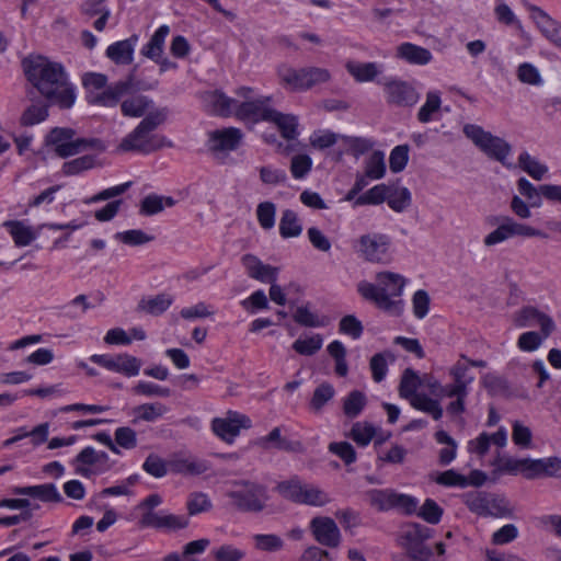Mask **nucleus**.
Returning a JSON list of instances; mask_svg holds the SVG:
<instances>
[{
  "instance_id": "56",
  "label": "nucleus",
  "mask_w": 561,
  "mask_h": 561,
  "mask_svg": "<svg viewBox=\"0 0 561 561\" xmlns=\"http://www.w3.org/2000/svg\"><path fill=\"white\" fill-rule=\"evenodd\" d=\"M393 495L394 490L392 489H375L367 493V499L369 504L378 511H390L392 510Z\"/></svg>"
},
{
  "instance_id": "18",
  "label": "nucleus",
  "mask_w": 561,
  "mask_h": 561,
  "mask_svg": "<svg viewBox=\"0 0 561 561\" xmlns=\"http://www.w3.org/2000/svg\"><path fill=\"white\" fill-rule=\"evenodd\" d=\"M513 237L545 238L546 234L537 228H534L526 224L518 222L511 217H505L499 222L497 227L493 230V244L503 242Z\"/></svg>"
},
{
  "instance_id": "7",
  "label": "nucleus",
  "mask_w": 561,
  "mask_h": 561,
  "mask_svg": "<svg viewBox=\"0 0 561 561\" xmlns=\"http://www.w3.org/2000/svg\"><path fill=\"white\" fill-rule=\"evenodd\" d=\"M87 101L101 106H114L127 92L128 83L119 81L107 85V77L100 72H85L81 77Z\"/></svg>"
},
{
  "instance_id": "39",
  "label": "nucleus",
  "mask_w": 561,
  "mask_h": 561,
  "mask_svg": "<svg viewBox=\"0 0 561 561\" xmlns=\"http://www.w3.org/2000/svg\"><path fill=\"white\" fill-rule=\"evenodd\" d=\"M293 318L296 323L306 328H322L329 323V318L312 310L309 305L299 306Z\"/></svg>"
},
{
  "instance_id": "61",
  "label": "nucleus",
  "mask_w": 561,
  "mask_h": 561,
  "mask_svg": "<svg viewBox=\"0 0 561 561\" xmlns=\"http://www.w3.org/2000/svg\"><path fill=\"white\" fill-rule=\"evenodd\" d=\"M388 360H394V356L390 352L378 353L371 357L370 369L373 379L376 382H380L385 379L388 371Z\"/></svg>"
},
{
  "instance_id": "13",
  "label": "nucleus",
  "mask_w": 561,
  "mask_h": 561,
  "mask_svg": "<svg viewBox=\"0 0 561 561\" xmlns=\"http://www.w3.org/2000/svg\"><path fill=\"white\" fill-rule=\"evenodd\" d=\"M75 463L76 472L84 478L104 473L111 468L108 455L93 447L83 448L77 455Z\"/></svg>"
},
{
  "instance_id": "23",
  "label": "nucleus",
  "mask_w": 561,
  "mask_h": 561,
  "mask_svg": "<svg viewBox=\"0 0 561 561\" xmlns=\"http://www.w3.org/2000/svg\"><path fill=\"white\" fill-rule=\"evenodd\" d=\"M243 139L239 128L228 127L214 130L209 134L208 145L214 152H227L236 150Z\"/></svg>"
},
{
  "instance_id": "1",
  "label": "nucleus",
  "mask_w": 561,
  "mask_h": 561,
  "mask_svg": "<svg viewBox=\"0 0 561 561\" xmlns=\"http://www.w3.org/2000/svg\"><path fill=\"white\" fill-rule=\"evenodd\" d=\"M27 80L50 104L70 108L77 100V88L65 67L43 56H31L23 61Z\"/></svg>"
},
{
  "instance_id": "30",
  "label": "nucleus",
  "mask_w": 561,
  "mask_h": 561,
  "mask_svg": "<svg viewBox=\"0 0 561 561\" xmlns=\"http://www.w3.org/2000/svg\"><path fill=\"white\" fill-rule=\"evenodd\" d=\"M539 459L523 458L515 459L510 458L503 465L499 467L510 473H522L527 479H535L540 477Z\"/></svg>"
},
{
  "instance_id": "3",
  "label": "nucleus",
  "mask_w": 561,
  "mask_h": 561,
  "mask_svg": "<svg viewBox=\"0 0 561 561\" xmlns=\"http://www.w3.org/2000/svg\"><path fill=\"white\" fill-rule=\"evenodd\" d=\"M408 284L409 279L400 273L380 271L375 275V283L360 280L357 284V291L385 312L399 316L403 311L402 296Z\"/></svg>"
},
{
  "instance_id": "27",
  "label": "nucleus",
  "mask_w": 561,
  "mask_h": 561,
  "mask_svg": "<svg viewBox=\"0 0 561 561\" xmlns=\"http://www.w3.org/2000/svg\"><path fill=\"white\" fill-rule=\"evenodd\" d=\"M168 411L169 409L167 408V405L159 401H156L146 402L133 407L131 409H129L128 415L131 417L130 423L133 425H137L141 422H157L158 420L162 419Z\"/></svg>"
},
{
  "instance_id": "32",
  "label": "nucleus",
  "mask_w": 561,
  "mask_h": 561,
  "mask_svg": "<svg viewBox=\"0 0 561 561\" xmlns=\"http://www.w3.org/2000/svg\"><path fill=\"white\" fill-rule=\"evenodd\" d=\"M305 69H296L288 65H280L277 68V76L280 84L290 91H306Z\"/></svg>"
},
{
  "instance_id": "37",
  "label": "nucleus",
  "mask_w": 561,
  "mask_h": 561,
  "mask_svg": "<svg viewBox=\"0 0 561 561\" xmlns=\"http://www.w3.org/2000/svg\"><path fill=\"white\" fill-rule=\"evenodd\" d=\"M169 33L170 27L168 25L164 24L159 26V28L153 33L149 42L142 46L141 54L149 59L159 61L163 53L165 38L169 35Z\"/></svg>"
},
{
  "instance_id": "6",
  "label": "nucleus",
  "mask_w": 561,
  "mask_h": 561,
  "mask_svg": "<svg viewBox=\"0 0 561 561\" xmlns=\"http://www.w3.org/2000/svg\"><path fill=\"white\" fill-rule=\"evenodd\" d=\"M44 146L51 148L59 158H68L82 152H102L105 147L98 138L76 137L69 127L51 128L44 137Z\"/></svg>"
},
{
  "instance_id": "20",
  "label": "nucleus",
  "mask_w": 561,
  "mask_h": 561,
  "mask_svg": "<svg viewBox=\"0 0 561 561\" xmlns=\"http://www.w3.org/2000/svg\"><path fill=\"white\" fill-rule=\"evenodd\" d=\"M266 122L272 124L280 134V137L290 142L298 139L300 135L299 118L291 113H283L275 108L267 112Z\"/></svg>"
},
{
  "instance_id": "49",
  "label": "nucleus",
  "mask_w": 561,
  "mask_h": 561,
  "mask_svg": "<svg viewBox=\"0 0 561 561\" xmlns=\"http://www.w3.org/2000/svg\"><path fill=\"white\" fill-rule=\"evenodd\" d=\"M152 101L146 96H134L125 100L122 105V113L125 116L140 117L151 107Z\"/></svg>"
},
{
  "instance_id": "4",
  "label": "nucleus",
  "mask_w": 561,
  "mask_h": 561,
  "mask_svg": "<svg viewBox=\"0 0 561 561\" xmlns=\"http://www.w3.org/2000/svg\"><path fill=\"white\" fill-rule=\"evenodd\" d=\"M437 390H440V382L433 376H419L411 368L403 371L399 386L400 397L408 400L415 410L432 415L434 420L443 416Z\"/></svg>"
},
{
  "instance_id": "62",
  "label": "nucleus",
  "mask_w": 561,
  "mask_h": 561,
  "mask_svg": "<svg viewBox=\"0 0 561 561\" xmlns=\"http://www.w3.org/2000/svg\"><path fill=\"white\" fill-rule=\"evenodd\" d=\"M443 508L432 499H426L415 513L419 517L428 524L436 525L443 516Z\"/></svg>"
},
{
  "instance_id": "17",
  "label": "nucleus",
  "mask_w": 561,
  "mask_h": 561,
  "mask_svg": "<svg viewBox=\"0 0 561 561\" xmlns=\"http://www.w3.org/2000/svg\"><path fill=\"white\" fill-rule=\"evenodd\" d=\"M386 100L389 104L402 107H411L420 100L415 88L402 80L391 79L383 83Z\"/></svg>"
},
{
  "instance_id": "2",
  "label": "nucleus",
  "mask_w": 561,
  "mask_h": 561,
  "mask_svg": "<svg viewBox=\"0 0 561 561\" xmlns=\"http://www.w3.org/2000/svg\"><path fill=\"white\" fill-rule=\"evenodd\" d=\"M512 323L517 329L538 327V331L520 333L516 346L520 352L534 353L557 331V322L548 306L525 305L512 314Z\"/></svg>"
},
{
  "instance_id": "5",
  "label": "nucleus",
  "mask_w": 561,
  "mask_h": 561,
  "mask_svg": "<svg viewBox=\"0 0 561 561\" xmlns=\"http://www.w3.org/2000/svg\"><path fill=\"white\" fill-rule=\"evenodd\" d=\"M167 114L163 110L148 113L141 122L127 134L118 144L119 153L141 152L150 153L164 147H172V141L161 134L153 133L164 123Z\"/></svg>"
},
{
  "instance_id": "58",
  "label": "nucleus",
  "mask_w": 561,
  "mask_h": 561,
  "mask_svg": "<svg viewBox=\"0 0 561 561\" xmlns=\"http://www.w3.org/2000/svg\"><path fill=\"white\" fill-rule=\"evenodd\" d=\"M377 428L367 422H357L352 426L350 437L359 446H367L375 437Z\"/></svg>"
},
{
  "instance_id": "28",
  "label": "nucleus",
  "mask_w": 561,
  "mask_h": 561,
  "mask_svg": "<svg viewBox=\"0 0 561 561\" xmlns=\"http://www.w3.org/2000/svg\"><path fill=\"white\" fill-rule=\"evenodd\" d=\"M138 37L136 35L115 42L111 44L105 51V55L116 65H129L134 59V50Z\"/></svg>"
},
{
  "instance_id": "9",
  "label": "nucleus",
  "mask_w": 561,
  "mask_h": 561,
  "mask_svg": "<svg viewBox=\"0 0 561 561\" xmlns=\"http://www.w3.org/2000/svg\"><path fill=\"white\" fill-rule=\"evenodd\" d=\"M355 252L359 259L371 264L389 265L393 261L391 238L380 232L362 234L356 241Z\"/></svg>"
},
{
  "instance_id": "12",
  "label": "nucleus",
  "mask_w": 561,
  "mask_h": 561,
  "mask_svg": "<svg viewBox=\"0 0 561 561\" xmlns=\"http://www.w3.org/2000/svg\"><path fill=\"white\" fill-rule=\"evenodd\" d=\"M90 360L106 370L122 374L126 377L137 376L141 368V360L127 353L117 355L94 354L90 356Z\"/></svg>"
},
{
  "instance_id": "43",
  "label": "nucleus",
  "mask_w": 561,
  "mask_h": 561,
  "mask_svg": "<svg viewBox=\"0 0 561 561\" xmlns=\"http://www.w3.org/2000/svg\"><path fill=\"white\" fill-rule=\"evenodd\" d=\"M390 185L387 184H377L360 194L354 202V206H365V205H380L383 202H387V197L389 194Z\"/></svg>"
},
{
  "instance_id": "45",
  "label": "nucleus",
  "mask_w": 561,
  "mask_h": 561,
  "mask_svg": "<svg viewBox=\"0 0 561 561\" xmlns=\"http://www.w3.org/2000/svg\"><path fill=\"white\" fill-rule=\"evenodd\" d=\"M343 135L336 134L330 129H317L309 136V144L318 150L328 149L337 142H342Z\"/></svg>"
},
{
  "instance_id": "55",
  "label": "nucleus",
  "mask_w": 561,
  "mask_h": 561,
  "mask_svg": "<svg viewBox=\"0 0 561 561\" xmlns=\"http://www.w3.org/2000/svg\"><path fill=\"white\" fill-rule=\"evenodd\" d=\"M48 116V106L42 103L30 105L21 115L22 126H33L44 122Z\"/></svg>"
},
{
  "instance_id": "41",
  "label": "nucleus",
  "mask_w": 561,
  "mask_h": 561,
  "mask_svg": "<svg viewBox=\"0 0 561 561\" xmlns=\"http://www.w3.org/2000/svg\"><path fill=\"white\" fill-rule=\"evenodd\" d=\"M341 144L344 146L347 153L354 156L355 158H359L374 148L375 140L369 137L343 135Z\"/></svg>"
},
{
  "instance_id": "35",
  "label": "nucleus",
  "mask_w": 561,
  "mask_h": 561,
  "mask_svg": "<svg viewBox=\"0 0 561 561\" xmlns=\"http://www.w3.org/2000/svg\"><path fill=\"white\" fill-rule=\"evenodd\" d=\"M442 93L438 90L427 91L425 101L417 112V119L423 124L435 121L442 108Z\"/></svg>"
},
{
  "instance_id": "22",
  "label": "nucleus",
  "mask_w": 561,
  "mask_h": 561,
  "mask_svg": "<svg viewBox=\"0 0 561 561\" xmlns=\"http://www.w3.org/2000/svg\"><path fill=\"white\" fill-rule=\"evenodd\" d=\"M18 248L31 245L38 237L43 228L32 226L26 220H7L2 224Z\"/></svg>"
},
{
  "instance_id": "59",
  "label": "nucleus",
  "mask_w": 561,
  "mask_h": 561,
  "mask_svg": "<svg viewBox=\"0 0 561 561\" xmlns=\"http://www.w3.org/2000/svg\"><path fill=\"white\" fill-rule=\"evenodd\" d=\"M419 504L420 501L415 496L394 490L392 510H397L404 515H414L417 512Z\"/></svg>"
},
{
  "instance_id": "36",
  "label": "nucleus",
  "mask_w": 561,
  "mask_h": 561,
  "mask_svg": "<svg viewBox=\"0 0 561 561\" xmlns=\"http://www.w3.org/2000/svg\"><path fill=\"white\" fill-rule=\"evenodd\" d=\"M175 205V201L170 196L149 194L142 198L139 205V214L142 216H154L162 213L165 208Z\"/></svg>"
},
{
  "instance_id": "31",
  "label": "nucleus",
  "mask_w": 561,
  "mask_h": 561,
  "mask_svg": "<svg viewBox=\"0 0 561 561\" xmlns=\"http://www.w3.org/2000/svg\"><path fill=\"white\" fill-rule=\"evenodd\" d=\"M397 57L411 65L424 66L432 61V53L412 43H403L397 47Z\"/></svg>"
},
{
  "instance_id": "48",
  "label": "nucleus",
  "mask_w": 561,
  "mask_h": 561,
  "mask_svg": "<svg viewBox=\"0 0 561 561\" xmlns=\"http://www.w3.org/2000/svg\"><path fill=\"white\" fill-rule=\"evenodd\" d=\"M302 231L301 224L295 211L286 209L279 221V233L283 238H295L300 236Z\"/></svg>"
},
{
  "instance_id": "53",
  "label": "nucleus",
  "mask_w": 561,
  "mask_h": 561,
  "mask_svg": "<svg viewBox=\"0 0 561 561\" xmlns=\"http://www.w3.org/2000/svg\"><path fill=\"white\" fill-rule=\"evenodd\" d=\"M366 403V396L358 390H354L344 398L343 412L347 417L354 419L360 414Z\"/></svg>"
},
{
  "instance_id": "24",
  "label": "nucleus",
  "mask_w": 561,
  "mask_h": 561,
  "mask_svg": "<svg viewBox=\"0 0 561 561\" xmlns=\"http://www.w3.org/2000/svg\"><path fill=\"white\" fill-rule=\"evenodd\" d=\"M486 481V474L480 470H472L468 476L461 474L453 469L440 472L436 476L435 482L445 486H480Z\"/></svg>"
},
{
  "instance_id": "64",
  "label": "nucleus",
  "mask_w": 561,
  "mask_h": 561,
  "mask_svg": "<svg viewBox=\"0 0 561 561\" xmlns=\"http://www.w3.org/2000/svg\"><path fill=\"white\" fill-rule=\"evenodd\" d=\"M211 556L216 561H242L245 551L233 545L225 543L211 551Z\"/></svg>"
},
{
  "instance_id": "11",
  "label": "nucleus",
  "mask_w": 561,
  "mask_h": 561,
  "mask_svg": "<svg viewBox=\"0 0 561 561\" xmlns=\"http://www.w3.org/2000/svg\"><path fill=\"white\" fill-rule=\"evenodd\" d=\"M252 427L251 419L234 410H228L210 422L213 434L227 445H233L242 431Z\"/></svg>"
},
{
  "instance_id": "52",
  "label": "nucleus",
  "mask_w": 561,
  "mask_h": 561,
  "mask_svg": "<svg viewBox=\"0 0 561 561\" xmlns=\"http://www.w3.org/2000/svg\"><path fill=\"white\" fill-rule=\"evenodd\" d=\"M312 158L307 153L294 154L290 159L289 171L295 180H304L311 172Z\"/></svg>"
},
{
  "instance_id": "44",
  "label": "nucleus",
  "mask_w": 561,
  "mask_h": 561,
  "mask_svg": "<svg viewBox=\"0 0 561 561\" xmlns=\"http://www.w3.org/2000/svg\"><path fill=\"white\" fill-rule=\"evenodd\" d=\"M412 202L411 192L403 186H391L387 197L388 206L396 213L404 211Z\"/></svg>"
},
{
  "instance_id": "63",
  "label": "nucleus",
  "mask_w": 561,
  "mask_h": 561,
  "mask_svg": "<svg viewBox=\"0 0 561 561\" xmlns=\"http://www.w3.org/2000/svg\"><path fill=\"white\" fill-rule=\"evenodd\" d=\"M496 20L507 27H511L519 33L524 32L523 25L514 11L505 3H499L495 7Z\"/></svg>"
},
{
  "instance_id": "60",
  "label": "nucleus",
  "mask_w": 561,
  "mask_h": 561,
  "mask_svg": "<svg viewBox=\"0 0 561 561\" xmlns=\"http://www.w3.org/2000/svg\"><path fill=\"white\" fill-rule=\"evenodd\" d=\"M335 394V390L332 385L323 382L319 385L312 394L310 400V409L314 412H320L322 408L330 401Z\"/></svg>"
},
{
  "instance_id": "47",
  "label": "nucleus",
  "mask_w": 561,
  "mask_h": 561,
  "mask_svg": "<svg viewBox=\"0 0 561 561\" xmlns=\"http://www.w3.org/2000/svg\"><path fill=\"white\" fill-rule=\"evenodd\" d=\"M463 134L486 156H491V135L476 124H466Z\"/></svg>"
},
{
  "instance_id": "46",
  "label": "nucleus",
  "mask_w": 561,
  "mask_h": 561,
  "mask_svg": "<svg viewBox=\"0 0 561 561\" xmlns=\"http://www.w3.org/2000/svg\"><path fill=\"white\" fill-rule=\"evenodd\" d=\"M385 153L380 150L373 151L364 162V172L370 180H380L386 174Z\"/></svg>"
},
{
  "instance_id": "34",
  "label": "nucleus",
  "mask_w": 561,
  "mask_h": 561,
  "mask_svg": "<svg viewBox=\"0 0 561 561\" xmlns=\"http://www.w3.org/2000/svg\"><path fill=\"white\" fill-rule=\"evenodd\" d=\"M517 161L518 168L527 173L531 179L541 181L547 178L549 172L548 165L541 162L538 158L531 156L528 151H522Z\"/></svg>"
},
{
  "instance_id": "15",
  "label": "nucleus",
  "mask_w": 561,
  "mask_h": 561,
  "mask_svg": "<svg viewBox=\"0 0 561 561\" xmlns=\"http://www.w3.org/2000/svg\"><path fill=\"white\" fill-rule=\"evenodd\" d=\"M188 518L184 515H176L167 511L145 512L139 520L141 528H156L163 531H176L187 527Z\"/></svg>"
},
{
  "instance_id": "50",
  "label": "nucleus",
  "mask_w": 561,
  "mask_h": 561,
  "mask_svg": "<svg viewBox=\"0 0 561 561\" xmlns=\"http://www.w3.org/2000/svg\"><path fill=\"white\" fill-rule=\"evenodd\" d=\"M323 345V339L320 334H311L297 339L293 343V350L304 356H312L321 350Z\"/></svg>"
},
{
  "instance_id": "38",
  "label": "nucleus",
  "mask_w": 561,
  "mask_h": 561,
  "mask_svg": "<svg viewBox=\"0 0 561 561\" xmlns=\"http://www.w3.org/2000/svg\"><path fill=\"white\" fill-rule=\"evenodd\" d=\"M16 495H27L45 502L59 501L60 494L54 484L16 486L12 490Z\"/></svg>"
},
{
  "instance_id": "16",
  "label": "nucleus",
  "mask_w": 561,
  "mask_h": 561,
  "mask_svg": "<svg viewBox=\"0 0 561 561\" xmlns=\"http://www.w3.org/2000/svg\"><path fill=\"white\" fill-rule=\"evenodd\" d=\"M310 531L317 542L330 548H337L342 541L341 530L335 520L329 516H316L309 523Z\"/></svg>"
},
{
  "instance_id": "10",
  "label": "nucleus",
  "mask_w": 561,
  "mask_h": 561,
  "mask_svg": "<svg viewBox=\"0 0 561 561\" xmlns=\"http://www.w3.org/2000/svg\"><path fill=\"white\" fill-rule=\"evenodd\" d=\"M234 116L243 121L266 122L267 112H272L271 96H256L252 88L240 87L236 91Z\"/></svg>"
},
{
  "instance_id": "29",
  "label": "nucleus",
  "mask_w": 561,
  "mask_h": 561,
  "mask_svg": "<svg viewBox=\"0 0 561 561\" xmlns=\"http://www.w3.org/2000/svg\"><path fill=\"white\" fill-rule=\"evenodd\" d=\"M428 537V528L416 523H408L401 527L398 540L402 547L411 551L416 549Z\"/></svg>"
},
{
  "instance_id": "8",
  "label": "nucleus",
  "mask_w": 561,
  "mask_h": 561,
  "mask_svg": "<svg viewBox=\"0 0 561 561\" xmlns=\"http://www.w3.org/2000/svg\"><path fill=\"white\" fill-rule=\"evenodd\" d=\"M226 496L236 507L245 512H261L268 501L266 488L250 480L232 482L226 491Z\"/></svg>"
},
{
  "instance_id": "54",
  "label": "nucleus",
  "mask_w": 561,
  "mask_h": 561,
  "mask_svg": "<svg viewBox=\"0 0 561 561\" xmlns=\"http://www.w3.org/2000/svg\"><path fill=\"white\" fill-rule=\"evenodd\" d=\"M94 165V157L92 154H85L65 162L61 167V172L64 175L73 176L92 169Z\"/></svg>"
},
{
  "instance_id": "14",
  "label": "nucleus",
  "mask_w": 561,
  "mask_h": 561,
  "mask_svg": "<svg viewBox=\"0 0 561 561\" xmlns=\"http://www.w3.org/2000/svg\"><path fill=\"white\" fill-rule=\"evenodd\" d=\"M517 190L534 208H540L542 206V198L561 203V185L558 184H543L536 187L526 178H520L517 182Z\"/></svg>"
},
{
  "instance_id": "26",
  "label": "nucleus",
  "mask_w": 561,
  "mask_h": 561,
  "mask_svg": "<svg viewBox=\"0 0 561 561\" xmlns=\"http://www.w3.org/2000/svg\"><path fill=\"white\" fill-rule=\"evenodd\" d=\"M204 106L213 114L220 116L234 115L236 101L220 91H207L202 94Z\"/></svg>"
},
{
  "instance_id": "51",
  "label": "nucleus",
  "mask_w": 561,
  "mask_h": 561,
  "mask_svg": "<svg viewBox=\"0 0 561 561\" xmlns=\"http://www.w3.org/2000/svg\"><path fill=\"white\" fill-rule=\"evenodd\" d=\"M173 302V297L168 294H160L154 297L142 299L139 302V308L150 314H161Z\"/></svg>"
},
{
  "instance_id": "42",
  "label": "nucleus",
  "mask_w": 561,
  "mask_h": 561,
  "mask_svg": "<svg viewBox=\"0 0 561 561\" xmlns=\"http://www.w3.org/2000/svg\"><path fill=\"white\" fill-rule=\"evenodd\" d=\"M306 482L301 481L298 477L289 480L282 481L276 485V491L286 500L296 504H300L302 493L306 488Z\"/></svg>"
},
{
  "instance_id": "40",
  "label": "nucleus",
  "mask_w": 561,
  "mask_h": 561,
  "mask_svg": "<svg viewBox=\"0 0 561 561\" xmlns=\"http://www.w3.org/2000/svg\"><path fill=\"white\" fill-rule=\"evenodd\" d=\"M332 501L333 499L329 492L317 484L307 483L302 493L300 505L324 507L331 504Z\"/></svg>"
},
{
  "instance_id": "25",
  "label": "nucleus",
  "mask_w": 561,
  "mask_h": 561,
  "mask_svg": "<svg viewBox=\"0 0 561 561\" xmlns=\"http://www.w3.org/2000/svg\"><path fill=\"white\" fill-rule=\"evenodd\" d=\"M247 274L261 283H274L278 276V268L268 264H264L257 256L245 254L241 259Z\"/></svg>"
},
{
  "instance_id": "21",
  "label": "nucleus",
  "mask_w": 561,
  "mask_h": 561,
  "mask_svg": "<svg viewBox=\"0 0 561 561\" xmlns=\"http://www.w3.org/2000/svg\"><path fill=\"white\" fill-rule=\"evenodd\" d=\"M530 19L541 34L553 45L561 47V23L537 5L528 7Z\"/></svg>"
},
{
  "instance_id": "19",
  "label": "nucleus",
  "mask_w": 561,
  "mask_h": 561,
  "mask_svg": "<svg viewBox=\"0 0 561 561\" xmlns=\"http://www.w3.org/2000/svg\"><path fill=\"white\" fill-rule=\"evenodd\" d=\"M470 367L466 360L458 362L450 370L453 383L443 386L438 391V398H451L453 394H467V387L473 380V376L469 374Z\"/></svg>"
},
{
  "instance_id": "57",
  "label": "nucleus",
  "mask_w": 561,
  "mask_h": 561,
  "mask_svg": "<svg viewBox=\"0 0 561 561\" xmlns=\"http://www.w3.org/2000/svg\"><path fill=\"white\" fill-rule=\"evenodd\" d=\"M257 445L264 449L293 450L291 443L282 437L279 427H275L267 435L260 437Z\"/></svg>"
},
{
  "instance_id": "33",
  "label": "nucleus",
  "mask_w": 561,
  "mask_h": 561,
  "mask_svg": "<svg viewBox=\"0 0 561 561\" xmlns=\"http://www.w3.org/2000/svg\"><path fill=\"white\" fill-rule=\"evenodd\" d=\"M345 68L357 82L373 81L382 71V65L380 64L354 60H348Z\"/></svg>"
}]
</instances>
